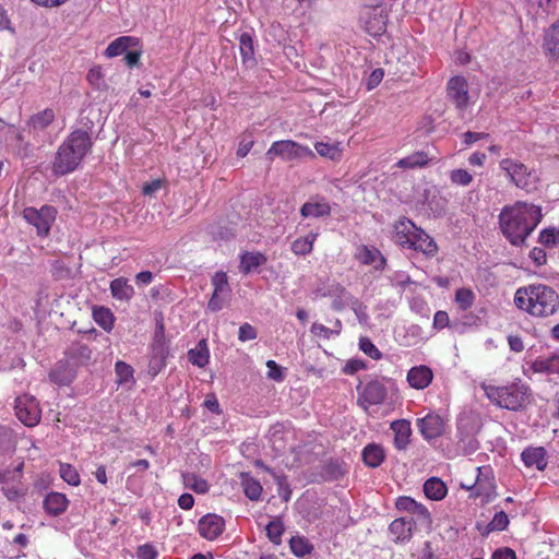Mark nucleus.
Returning a JSON list of instances; mask_svg holds the SVG:
<instances>
[{"mask_svg":"<svg viewBox=\"0 0 559 559\" xmlns=\"http://www.w3.org/2000/svg\"><path fill=\"white\" fill-rule=\"evenodd\" d=\"M543 218L540 206L526 202H516L504 206L499 214L502 234L512 246H523Z\"/></svg>","mask_w":559,"mask_h":559,"instance_id":"f257e3e1","label":"nucleus"},{"mask_svg":"<svg viewBox=\"0 0 559 559\" xmlns=\"http://www.w3.org/2000/svg\"><path fill=\"white\" fill-rule=\"evenodd\" d=\"M514 304L531 316L545 318L559 310V295L550 286L532 284L515 292Z\"/></svg>","mask_w":559,"mask_h":559,"instance_id":"f03ea898","label":"nucleus"},{"mask_svg":"<svg viewBox=\"0 0 559 559\" xmlns=\"http://www.w3.org/2000/svg\"><path fill=\"white\" fill-rule=\"evenodd\" d=\"M531 388L518 379L510 385L503 386L500 407L513 412L525 409L531 404Z\"/></svg>","mask_w":559,"mask_h":559,"instance_id":"7ed1b4c3","label":"nucleus"},{"mask_svg":"<svg viewBox=\"0 0 559 559\" xmlns=\"http://www.w3.org/2000/svg\"><path fill=\"white\" fill-rule=\"evenodd\" d=\"M15 415L27 427L36 426L41 416L37 400L33 395L24 394L15 400Z\"/></svg>","mask_w":559,"mask_h":559,"instance_id":"20e7f679","label":"nucleus"},{"mask_svg":"<svg viewBox=\"0 0 559 559\" xmlns=\"http://www.w3.org/2000/svg\"><path fill=\"white\" fill-rule=\"evenodd\" d=\"M360 21L364 23L366 33L378 37L386 31L388 14L379 9V4H370L360 13Z\"/></svg>","mask_w":559,"mask_h":559,"instance_id":"39448f33","label":"nucleus"},{"mask_svg":"<svg viewBox=\"0 0 559 559\" xmlns=\"http://www.w3.org/2000/svg\"><path fill=\"white\" fill-rule=\"evenodd\" d=\"M56 214V209L50 205H44L39 210L27 207L23 212L24 218L36 227L39 236H47L49 234Z\"/></svg>","mask_w":559,"mask_h":559,"instance_id":"423d86ee","label":"nucleus"},{"mask_svg":"<svg viewBox=\"0 0 559 559\" xmlns=\"http://www.w3.org/2000/svg\"><path fill=\"white\" fill-rule=\"evenodd\" d=\"M266 155L272 159L273 156H280L285 160L295 158L314 157L313 152L292 140L276 141L266 152Z\"/></svg>","mask_w":559,"mask_h":559,"instance_id":"0eeeda50","label":"nucleus"},{"mask_svg":"<svg viewBox=\"0 0 559 559\" xmlns=\"http://www.w3.org/2000/svg\"><path fill=\"white\" fill-rule=\"evenodd\" d=\"M61 145L83 160L92 151L93 141L87 131L76 129L68 135Z\"/></svg>","mask_w":559,"mask_h":559,"instance_id":"6e6552de","label":"nucleus"},{"mask_svg":"<svg viewBox=\"0 0 559 559\" xmlns=\"http://www.w3.org/2000/svg\"><path fill=\"white\" fill-rule=\"evenodd\" d=\"M500 168L507 173L510 180L518 188L527 189L530 187L531 171L527 170L524 164L511 158H504L500 162Z\"/></svg>","mask_w":559,"mask_h":559,"instance_id":"1a4fd4ad","label":"nucleus"},{"mask_svg":"<svg viewBox=\"0 0 559 559\" xmlns=\"http://www.w3.org/2000/svg\"><path fill=\"white\" fill-rule=\"evenodd\" d=\"M386 395L388 390L385 385L379 380H371L365 385L362 392L359 394L358 404L367 409L369 405L382 404L385 401Z\"/></svg>","mask_w":559,"mask_h":559,"instance_id":"9d476101","label":"nucleus"},{"mask_svg":"<svg viewBox=\"0 0 559 559\" xmlns=\"http://www.w3.org/2000/svg\"><path fill=\"white\" fill-rule=\"evenodd\" d=\"M82 159L71 153L64 146L60 145L52 162V173L56 176H64L74 171Z\"/></svg>","mask_w":559,"mask_h":559,"instance_id":"9b49d317","label":"nucleus"},{"mask_svg":"<svg viewBox=\"0 0 559 559\" xmlns=\"http://www.w3.org/2000/svg\"><path fill=\"white\" fill-rule=\"evenodd\" d=\"M448 97L459 109H464L468 104L467 81L463 76L451 78L447 86Z\"/></svg>","mask_w":559,"mask_h":559,"instance_id":"f8f14e48","label":"nucleus"},{"mask_svg":"<svg viewBox=\"0 0 559 559\" xmlns=\"http://www.w3.org/2000/svg\"><path fill=\"white\" fill-rule=\"evenodd\" d=\"M225 528V521L216 514L203 515L198 523L199 534L209 540L217 538Z\"/></svg>","mask_w":559,"mask_h":559,"instance_id":"ddd939ff","label":"nucleus"},{"mask_svg":"<svg viewBox=\"0 0 559 559\" xmlns=\"http://www.w3.org/2000/svg\"><path fill=\"white\" fill-rule=\"evenodd\" d=\"M417 427L426 440H432L443 435L445 425L441 416L428 414L417 419Z\"/></svg>","mask_w":559,"mask_h":559,"instance_id":"4468645a","label":"nucleus"},{"mask_svg":"<svg viewBox=\"0 0 559 559\" xmlns=\"http://www.w3.org/2000/svg\"><path fill=\"white\" fill-rule=\"evenodd\" d=\"M78 368L68 359L59 360L49 372V380L58 385H69L76 377Z\"/></svg>","mask_w":559,"mask_h":559,"instance_id":"2eb2a0df","label":"nucleus"},{"mask_svg":"<svg viewBox=\"0 0 559 559\" xmlns=\"http://www.w3.org/2000/svg\"><path fill=\"white\" fill-rule=\"evenodd\" d=\"M409 249L421 251L427 257H433L438 251L436 241L421 228L416 227L413 231Z\"/></svg>","mask_w":559,"mask_h":559,"instance_id":"dca6fc26","label":"nucleus"},{"mask_svg":"<svg viewBox=\"0 0 559 559\" xmlns=\"http://www.w3.org/2000/svg\"><path fill=\"white\" fill-rule=\"evenodd\" d=\"M66 359L76 368L86 366L92 359V349L81 342H72L64 350Z\"/></svg>","mask_w":559,"mask_h":559,"instance_id":"f3484780","label":"nucleus"},{"mask_svg":"<svg viewBox=\"0 0 559 559\" xmlns=\"http://www.w3.org/2000/svg\"><path fill=\"white\" fill-rule=\"evenodd\" d=\"M168 355V346L151 345V355L147 366V373L151 378H155L164 369Z\"/></svg>","mask_w":559,"mask_h":559,"instance_id":"a211bd4d","label":"nucleus"},{"mask_svg":"<svg viewBox=\"0 0 559 559\" xmlns=\"http://www.w3.org/2000/svg\"><path fill=\"white\" fill-rule=\"evenodd\" d=\"M432 378V370L424 365L411 368L407 373V382L417 390L427 388L431 383Z\"/></svg>","mask_w":559,"mask_h":559,"instance_id":"6ab92c4d","label":"nucleus"},{"mask_svg":"<svg viewBox=\"0 0 559 559\" xmlns=\"http://www.w3.org/2000/svg\"><path fill=\"white\" fill-rule=\"evenodd\" d=\"M414 521L406 518L395 519L389 526V532L394 536L395 543H404L412 538Z\"/></svg>","mask_w":559,"mask_h":559,"instance_id":"aec40b11","label":"nucleus"},{"mask_svg":"<svg viewBox=\"0 0 559 559\" xmlns=\"http://www.w3.org/2000/svg\"><path fill=\"white\" fill-rule=\"evenodd\" d=\"M521 457L525 466H535L538 471H545L548 464L546 459V450L543 447L526 448L523 450Z\"/></svg>","mask_w":559,"mask_h":559,"instance_id":"412c9836","label":"nucleus"},{"mask_svg":"<svg viewBox=\"0 0 559 559\" xmlns=\"http://www.w3.org/2000/svg\"><path fill=\"white\" fill-rule=\"evenodd\" d=\"M43 504L49 515L58 516L66 512L69 500L66 495L52 491L45 497Z\"/></svg>","mask_w":559,"mask_h":559,"instance_id":"4be33fe9","label":"nucleus"},{"mask_svg":"<svg viewBox=\"0 0 559 559\" xmlns=\"http://www.w3.org/2000/svg\"><path fill=\"white\" fill-rule=\"evenodd\" d=\"M417 226L407 217H401L394 224L395 241L404 248L409 249L412 242L413 231Z\"/></svg>","mask_w":559,"mask_h":559,"instance_id":"5701e85b","label":"nucleus"},{"mask_svg":"<svg viewBox=\"0 0 559 559\" xmlns=\"http://www.w3.org/2000/svg\"><path fill=\"white\" fill-rule=\"evenodd\" d=\"M543 47L547 55L559 60V21L545 31Z\"/></svg>","mask_w":559,"mask_h":559,"instance_id":"b1692460","label":"nucleus"},{"mask_svg":"<svg viewBox=\"0 0 559 559\" xmlns=\"http://www.w3.org/2000/svg\"><path fill=\"white\" fill-rule=\"evenodd\" d=\"M391 429L394 431V444L399 450H404L409 443L412 435L411 423L406 419H399L391 424Z\"/></svg>","mask_w":559,"mask_h":559,"instance_id":"393cba45","label":"nucleus"},{"mask_svg":"<svg viewBox=\"0 0 559 559\" xmlns=\"http://www.w3.org/2000/svg\"><path fill=\"white\" fill-rule=\"evenodd\" d=\"M358 259L362 264L373 265L376 270H383L385 265V258L374 247L362 246L358 253Z\"/></svg>","mask_w":559,"mask_h":559,"instance_id":"a878e982","label":"nucleus"},{"mask_svg":"<svg viewBox=\"0 0 559 559\" xmlns=\"http://www.w3.org/2000/svg\"><path fill=\"white\" fill-rule=\"evenodd\" d=\"M364 463L371 467L376 468L381 465V463L385 459L384 449L377 443H369L366 445L361 453Z\"/></svg>","mask_w":559,"mask_h":559,"instance_id":"bb28decb","label":"nucleus"},{"mask_svg":"<svg viewBox=\"0 0 559 559\" xmlns=\"http://www.w3.org/2000/svg\"><path fill=\"white\" fill-rule=\"evenodd\" d=\"M110 292L114 298L127 302L134 295V288L129 284V281L126 277H118L111 281Z\"/></svg>","mask_w":559,"mask_h":559,"instance_id":"cd10ccee","label":"nucleus"},{"mask_svg":"<svg viewBox=\"0 0 559 559\" xmlns=\"http://www.w3.org/2000/svg\"><path fill=\"white\" fill-rule=\"evenodd\" d=\"M138 38L131 36H121L111 41L105 50L108 58L117 57L126 53L131 46H136Z\"/></svg>","mask_w":559,"mask_h":559,"instance_id":"c85d7f7f","label":"nucleus"},{"mask_svg":"<svg viewBox=\"0 0 559 559\" xmlns=\"http://www.w3.org/2000/svg\"><path fill=\"white\" fill-rule=\"evenodd\" d=\"M17 436L8 426H0V455H12L16 450Z\"/></svg>","mask_w":559,"mask_h":559,"instance_id":"c756f323","label":"nucleus"},{"mask_svg":"<svg viewBox=\"0 0 559 559\" xmlns=\"http://www.w3.org/2000/svg\"><path fill=\"white\" fill-rule=\"evenodd\" d=\"M239 44L242 63L248 68L254 67L257 64V60L254 58L252 36L249 33H242L239 38Z\"/></svg>","mask_w":559,"mask_h":559,"instance_id":"7c9ffc66","label":"nucleus"},{"mask_svg":"<svg viewBox=\"0 0 559 559\" xmlns=\"http://www.w3.org/2000/svg\"><path fill=\"white\" fill-rule=\"evenodd\" d=\"M240 480L246 497L251 501H258L263 490L260 481L251 477L249 473L245 472L240 473Z\"/></svg>","mask_w":559,"mask_h":559,"instance_id":"2f4dec72","label":"nucleus"},{"mask_svg":"<svg viewBox=\"0 0 559 559\" xmlns=\"http://www.w3.org/2000/svg\"><path fill=\"white\" fill-rule=\"evenodd\" d=\"M424 491L427 498L438 501L447 495V486L440 478L431 477L425 481Z\"/></svg>","mask_w":559,"mask_h":559,"instance_id":"473e14b6","label":"nucleus"},{"mask_svg":"<svg viewBox=\"0 0 559 559\" xmlns=\"http://www.w3.org/2000/svg\"><path fill=\"white\" fill-rule=\"evenodd\" d=\"M266 262V257L261 252H246L241 255L240 270L242 273L248 274L254 269L263 265Z\"/></svg>","mask_w":559,"mask_h":559,"instance_id":"72a5a7b5","label":"nucleus"},{"mask_svg":"<svg viewBox=\"0 0 559 559\" xmlns=\"http://www.w3.org/2000/svg\"><path fill=\"white\" fill-rule=\"evenodd\" d=\"M330 213L331 206L326 202H306L300 209V214L304 217H322Z\"/></svg>","mask_w":559,"mask_h":559,"instance_id":"f704fd0d","label":"nucleus"},{"mask_svg":"<svg viewBox=\"0 0 559 559\" xmlns=\"http://www.w3.org/2000/svg\"><path fill=\"white\" fill-rule=\"evenodd\" d=\"M289 547L292 552L299 558L313 551V545L302 536H293L289 540Z\"/></svg>","mask_w":559,"mask_h":559,"instance_id":"c9c22d12","label":"nucleus"},{"mask_svg":"<svg viewBox=\"0 0 559 559\" xmlns=\"http://www.w3.org/2000/svg\"><path fill=\"white\" fill-rule=\"evenodd\" d=\"M429 160L430 158L428 157L427 153L424 151H418L400 159L397 166L401 168L424 167L428 164Z\"/></svg>","mask_w":559,"mask_h":559,"instance_id":"e433bc0d","label":"nucleus"},{"mask_svg":"<svg viewBox=\"0 0 559 559\" xmlns=\"http://www.w3.org/2000/svg\"><path fill=\"white\" fill-rule=\"evenodd\" d=\"M182 479L185 486L195 491L197 493H205L209 491V485L206 480L197 476L193 473H183Z\"/></svg>","mask_w":559,"mask_h":559,"instance_id":"4c0bfd02","label":"nucleus"},{"mask_svg":"<svg viewBox=\"0 0 559 559\" xmlns=\"http://www.w3.org/2000/svg\"><path fill=\"white\" fill-rule=\"evenodd\" d=\"M322 477L326 480H335L344 475L343 464L338 460H330L322 466Z\"/></svg>","mask_w":559,"mask_h":559,"instance_id":"58836bf2","label":"nucleus"},{"mask_svg":"<svg viewBox=\"0 0 559 559\" xmlns=\"http://www.w3.org/2000/svg\"><path fill=\"white\" fill-rule=\"evenodd\" d=\"M317 234H309L307 237L296 239L292 243V251L298 255H306L312 251Z\"/></svg>","mask_w":559,"mask_h":559,"instance_id":"ea45409f","label":"nucleus"},{"mask_svg":"<svg viewBox=\"0 0 559 559\" xmlns=\"http://www.w3.org/2000/svg\"><path fill=\"white\" fill-rule=\"evenodd\" d=\"M55 119V112L52 109H45L41 112H38L31 117L29 124L36 130H44L47 128Z\"/></svg>","mask_w":559,"mask_h":559,"instance_id":"a19ab883","label":"nucleus"},{"mask_svg":"<svg viewBox=\"0 0 559 559\" xmlns=\"http://www.w3.org/2000/svg\"><path fill=\"white\" fill-rule=\"evenodd\" d=\"M93 316L95 321L106 331L112 329L114 325V314L112 312L104 307L95 308L93 311Z\"/></svg>","mask_w":559,"mask_h":559,"instance_id":"79ce46f5","label":"nucleus"},{"mask_svg":"<svg viewBox=\"0 0 559 559\" xmlns=\"http://www.w3.org/2000/svg\"><path fill=\"white\" fill-rule=\"evenodd\" d=\"M509 525V518L504 511L497 512L490 523L487 524L484 536L493 531H504Z\"/></svg>","mask_w":559,"mask_h":559,"instance_id":"37998d69","label":"nucleus"},{"mask_svg":"<svg viewBox=\"0 0 559 559\" xmlns=\"http://www.w3.org/2000/svg\"><path fill=\"white\" fill-rule=\"evenodd\" d=\"M50 266H51V270H50L51 275L57 281L68 280L72 275L71 269L61 259L52 260L50 262Z\"/></svg>","mask_w":559,"mask_h":559,"instance_id":"c03bdc74","label":"nucleus"},{"mask_svg":"<svg viewBox=\"0 0 559 559\" xmlns=\"http://www.w3.org/2000/svg\"><path fill=\"white\" fill-rule=\"evenodd\" d=\"M266 536L267 538L275 545H280L282 543V535L284 533V524L280 519H275L271 521L266 527Z\"/></svg>","mask_w":559,"mask_h":559,"instance_id":"a18cd8bd","label":"nucleus"},{"mask_svg":"<svg viewBox=\"0 0 559 559\" xmlns=\"http://www.w3.org/2000/svg\"><path fill=\"white\" fill-rule=\"evenodd\" d=\"M60 477L71 486H79L81 483L80 475L74 466L68 463H60Z\"/></svg>","mask_w":559,"mask_h":559,"instance_id":"49530a36","label":"nucleus"},{"mask_svg":"<svg viewBox=\"0 0 559 559\" xmlns=\"http://www.w3.org/2000/svg\"><path fill=\"white\" fill-rule=\"evenodd\" d=\"M318 154L322 157L336 160L341 157V150L337 144L317 142L314 145Z\"/></svg>","mask_w":559,"mask_h":559,"instance_id":"de8ad7c7","label":"nucleus"},{"mask_svg":"<svg viewBox=\"0 0 559 559\" xmlns=\"http://www.w3.org/2000/svg\"><path fill=\"white\" fill-rule=\"evenodd\" d=\"M538 241L547 247L554 248L559 243V230L556 228H545L540 231Z\"/></svg>","mask_w":559,"mask_h":559,"instance_id":"09e8293b","label":"nucleus"},{"mask_svg":"<svg viewBox=\"0 0 559 559\" xmlns=\"http://www.w3.org/2000/svg\"><path fill=\"white\" fill-rule=\"evenodd\" d=\"M475 299L474 293L468 288H460L455 293V301L462 310H467L472 307Z\"/></svg>","mask_w":559,"mask_h":559,"instance_id":"8fccbe9b","label":"nucleus"},{"mask_svg":"<svg viewBox=\"0 0 559 559\" xmlns=\"http://www.w3.org/2000/svg\"><path fill=\"white\" fill-rule=\"evenodd\" d=\"M115 371L117 374V382L119 384H123L133 381V368L124 361H117L115 366Z\"/></svg>","mask_w":559,"mask_h":559,"instance_id":"3c124183","label":"nucleus"},{"mask_svg":"<svg viewBox=\"0 0 559 559\" xmlns=\"http://www.w3.org/2000/svg\"><path fill=\"white\" fill-rule=\"evenodd\" d=\"M86 79L97 90H105L107 87L100 67L90 69Z\"/></svg>","mask_w":559,"mask_h":559,"instance_id":"603ef678","label":"nucleus"},{"mask_svg":"<svg viewBox=\"0 0 559 559\" xmlns=\"http://www.w3.org/2000/svg\"><path fill=\"white\" fill-rule=\"evenodd\" d=\"M273 478L278 487V495L284 501H288L290 499L292 489L289 484L287 483V477L283 474L273 473Z\"/></svg>","mask_w":559,"mask_h":559,"instance_id":"864d4df0","label":"nucleus"},{"mask_svg":"<svg viewBox=\"0 0 559 559\" xmlns=\"http://www.w3.org/2000/svg\"><path fill=\"white\" fill-rule=\"evenodd\" d=\"M359 348L372 359L378 360L382 357V353L374 346V344L368 337H360Z\"/></svg>","mask_w":559,"mask_h":559,"instance_id":"5fc2aeb1","label":"nucleus"},{"mask_svg":"<svg viewBox=\"0 0 559 559\" xmlns=\"http://www.w3.org/2000/svg\"><path fill=\"white\" fill-rule=\"evenodd\" d=\"M450 179L453 183L465 187L472 182L473 176L467 170L460 168L450 173Z\"/></svg>","mask_w":559,"mask_h":559,"instance_id":"6e6d98bb","label":"nucleus"},{"mask_svg":"<svg viewBox=\"0 0 559 559\" xmlns=\"http://www.w3.org/2000/svg\"><path fill=\"white\" fill-rule=\"evenodd\" d=\"M214 290L223 292L224 296H228L230 288L227 281V275L224 272H216L212 278Z\"/></svg>","mask_w":559,"mask_h":559,"instance_id":"4d7b16f0","label":"nucleus"},{"mask_svg":"<svg viewBox=\"0 0 559 559\" xmlns=\"http://www.w3.org/2000/svg\"><path fill=\"white\" fill-rule=\"evenodd\" d=\"M209 353L201 352L199 348H192L188 352L189 361L198 367H204L209 362Z\"/></svg>","mask_w":559,"mask_h":559,"instance_id":"13d9d810","label":"nucleus"},{"mask_svg":"<svg viewBox=\"0 0 559 559\" xmlns=\"http://www.w3.org/2000/svg\"><path fill=\"white\" fill-rule=\"evenodd\" d=\"M257 330L250 323H243L239 328L238 338L241 342L252 341L257 338Z\"/></svg>","mask_w":559,"mask_h":559,"instance_id":"bf43d9fd","label":"nucleus"},{"mask_svg":"<svg viewBox=\"0 0 559 559\" xmlns=\"http://www.w3.org/2000/svg\"><path fill=\"white\" fill-rule=\"evenodd\" d=\"M503 386H485V393L487 397L495 403L497 406H501Z\"/></svg>","mask_w":559,"mask_h":559,"instance_id":"052dcab7","label":"nucleus"},{"mask_svg":"<svg viewBox=\"0 0 559 559\" xmlns=\"http://www.w3.org/2000/svg\"><path fill=\"white\" fill-rule=\"evenodd\" d=\"M226 297L227 296H224L223 292L214 290L211 299L209 300L207 308L213 312L219 311L224 306Z\"/></svg>","mask_w":559,"mask_h":559,"instance_id":"680f3d73","label":"nucleus"},{"mask_svg":"<svg viewBox=\"0 0 559 559\" xmlns=\"http://www.w3.org/2000/svg\"><path fill=\"white\" fill-rule=\"evenodd\" d=\"M266 367L269 368L267 377L275 381H282L284 379V371L274 360H267Z\"/></svg>","mask_w":559,"mask_h":559,"instance_id":"e2e57ef3","label":"nucleus"},{"mask_svg":"<svg viewBox=\"0 0 559 559\" xmlns=\"http://www.w3.org/2000/svg\"><path fill=\"white\" fill-rule=\"evenodd\" d=\"M138 559H156L157 550L150 544H144L138 547Z\"/></svg>","mask_w":559,"mask_h":559,"instance_id":"0e129e2a","label":"nucleus"},{"mask_svg":"<svg viewBox=\"0 0 559 559\" xmlns=\"http://www.w3.org/2000/svg\"><path fill=\"white\" fill-rule=\"evenodd\" d=\"M395 507L400 511H406L411 513L412 510L416 508V501L411 497L402 496L396 499Z\"/></svg>","mask_w":559,"mask_h":559,"instance_id":"69168bd1","label":"nucleus"},{"mask_svg":"<svg viewBox=\"0 0 559 559\" xmlns=\"http://www.w3.org/2000/svg\"><path fill=\"white\" fill-rule=\"evenodd\" d=\"M530 258L537 266L546 264L547 261L546 251L543 248L538 247H535L531 250Z\"/></svg>","mask_w":559,"mask_h":559,"instance_id":"338daca9","label":"nucleus"},{"mask_svg":"<svg viewBox=\"0 0 559 559\" xmlns=\"http://www.w3.org/2000/svg\"><path fill=\"white\" fill-rule=\"evenodd\" d=\"M491 559H516V554L509 547H502L492 552Z\"/></svg>","mask_w":559,"mask_h":559,"instance_id":"774afa93","label":"nucleus"}]
</instances>
